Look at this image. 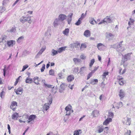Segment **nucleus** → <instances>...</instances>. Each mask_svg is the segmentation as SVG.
Returning <instances> with one entry per match:
<instances>
[{
	"instance_id": "36",
	"label": "nucleus",
	"mask_w": 135,
	"mask_h": 135,
	"mask_svg": "<svg viewBox=\"0 0 135 135\" xmlns=\"http://www.w3.org/2000/svg\"><path fill=\"white\" fill-rule=\"evenodd\" d=\"M86 47V45L85 44H82L80 47V49L81 50H83Z\"/></svg>"
},
{
	"instance_id": "10",
	"label": "nucleus",
	"mask_w": 135,
	"mask_h": 135,
	"mask_svg": "<svg viewBox=\"0 0 135 135\" xmlns=\"http://www.w3.org/2000/svg\"><path fill=\"white\" fill-rule=\"evenodd\" d=\"M122 42H120V44H118L117 45V51L119 52H122L124 50V49L123 48L122 46V45L121 44Z\"/></svg>"
},
{
	"instance_id": "44",
	"label": "nucleus",
	"mask_w": 135,
	"mask_h": 135,
	"mask_svg": "<svg viewBox=\"0 0 135 135\" xmlns=\"http://www.w3.org/2000/svg\"><path fill=\"white\" fill-rule=\"evenodd\" d=\"M23 38L22 36H21L19 37L17 39V42L19 43H20L22 41V40Z\"/></svg>"
},
{
	"instance_id": "17",
	"label": "nucleus",
	"mask_w": 135,
	"mask_h": 135,
	"mask_svg": "<svg viewBox=\"0 0 135 135\" xmlns=\"http://www.w3.org/2000/svg\"><path fill=\"white\" fill-rule=\"evenodd\" d=\"M23 90V89L22 88L19 87L17 89L15 92L17 94H21L22 93Z\"/></svg>"
},
{
	"instance_id": "50",
	"label": "nucleus",
	"mask_w": 135,
	"mask_h": 135,
	"mask_svg": "<svg viewBox=\"0 0 135 135\" xmlns=\"http://www.w3.org/2000/svg\"><path fill=\"white\" fill-rule=\"evenodd\" d=\"M28 67V65H26L23 66V68L21 71H24Z\"/></svg>"
},
{
	"instance_id": "26",
	"label": "nucleus",
	"mask_w": 135,
	"mask_h": 135,
	"mask_svg": "<svg viewBox=\"0 0 135 135\" xmlns=\"http://www.w3.org/2000/svg\"><path fill=\"white\" fill-rule=\"evenodd\" d=\"M66 47L65 46L61 47L60 48H59L58 49V53H60L61 52H62L63 51H65Z\"/></svg>"
},
{
	"instance_id": "40",
	"label": "nucleus",
	"mask_w": 135,
	"mask_h": 135,
	"mask_svg": "<svg viewBox=\"0 0 135 135\" xmlns=\"http://www.w3.org/2000/svg\"><path fill=\"white\" fill-rule=\"evenodd\" d=\"M16 30V28L15 27H12L10 30L8 31V32L11 33L15 32Z\"/></svg>"
},
{
	"instance_id": "39",
	"label": "nucleus",
	"mask_w": 135,
	"mask_h": 135,
	"mask_svg": "<svg viewBox=\"0 0 135 135\" xmlns=\"http://www.w3.org/2000/svg\"><path fill=\"white\" fill-rule=\"evenodd\" d=\"M55 71L54 70L51 69L49 71V74L50 75L52 76L54 75Z\"/></svg>"
},
{
	"instance_id": "41",
	"label": "nucleus",
	"mask_w": 135,
	"mask_h": 135,
	"mask_svg": "<svg viewBox=\"0 0 135 135\" xmlns=\"http://www.w3.org/2000/svg\"><path fill=\"white\" fill-rule=\"evenodd\" d=\"M108 118H112L113 116V114L112 112H109L108 114Z\"/></svg>"
},
{
	"instance_id": "42",
	"label": "nucleus",
	"mask_w": 135,
	"mask_h": 135,
	"mask_svg": "<svg viewBox=\"0 0 135 135\" xmlns=\"http://www.w3.org/2000/svg\"><path fill=\"white\" fill-rule=\"evenodd\" d=\"M4 69H3V75L5 76L6 71L7 70V69L6 68V65L4 66Z\"/></svg>"
},
{
	"instance_id": "52",
	"label": "nucleus",
	"mask_w": 135,
	"mask_h": 135,
	"mask_svg": "<svg viewBox=\"0 0 135 135\" xmlns=\"http://www.w3.org/2000/svg\"><path fill=\"white\" fill-rule=\"evenodd\" d=\"M45 64H43L42 68L41 69V72H43L45 69Z\"/></svg>"
},
{
	"instance_id": "38",
	"label": "nucleus",
	"mask_w": 135,
	"mask_h": 135,
	"mask_svg": "<svg viewBox=\"0 0 135 135\" xmlns=\"http://www.w3.org/2000/svg\"><path fill=\"white\" fill-rule=\"evenodd\" d=\"M74 73L79 74L80 73V71L79 70V68L78 67H76L75 68L74 70Z\"/></svg>"
},
{
	"instance_id": "37",
	"label": "nucleus",
	"mask_w": 135,
	"mask_h": 135,
	"mask_svg": "<svg viewBox=\"0 0 135 135\" xmlns=\"http://www.w3.org/2000/svg\"><path fill=\"white\" fill-rule=\"evenodd\" d=\"M86 70L87 68L86 67H81L80 69V72L83 73L84 71H86Z\"/></svg>"
},
{
	"instance_id": "56",
	"label": "nucleus",
	"mask_w": 135,
	"mask_h": 135,
	"mask_svg": "<svg viewBox=\"0 0 135 135\" xmlns=\"http://www.w3.org/2000/svg\"><path fill=\"white\" fill-rule=\"evenodd\" d=\"M86 57L84 56L83 54L81 55L80 56V57L82 59H85Z\"/></svg>"
},
{
	"instance_id": "60",
	"label": "nucleus",
	"mask_w": 135,
	"mask_h": 135,
	"mask_svg": "<svg viewBox=\"0 0 135 135\" xmlns=\"http://www.w3.org/2000/svg\"><path fill=\"white\" fill-rule=\"evenodd\" d=\"M65 109L66 110V111H70V110H71L69 108L68 106H67L65 108Z\"/></svg>"
},
{
	"instance_id": "15",
	"label": "nucleus",
	"mask_w": 135,
	"mask_h": 135,
	"mask_svg": "<svg viewBox=\"0 0 135 135\" xmlns=\"http://www.w3.org/2000/svg\"><path fill=\"white\" fill-rule=\"evenodd\" d=\"M112 121V119L111 118H109L105 120L104 122H103L104 125L106 126L107 125L109 122H111Z\"/></svg>"
},
{
	"instance_id": "14",
	"label": "nucleus",
	"mask_w": 135,
	"mask_h": 135,
	"mask_svg": "<svg viewBox=\"0 0 135 135\" xmlns=\"http://www.w3.org/2000/svg\"><path fill=\"white\" fill-rule=\"evenodd\" d=\"M73 15V14L72 13H70L69 14L68 16V18L67 20L68 21V24L70 25L71 24Z\"/></svg>"
},
{
	"instance_id": "3",
	"label": "nucleus",
	"mask_w": 135,
	"mask_h": 135,
	"mask_svg": "<svg viewBox=\"0 0 135 135\" xmlns=\"http://www.w3.org/2000/svg\"><path fill=\"white\" fill-rule=\"evenodd\" d=\"M112 21V20L111 19L110 17L109 16H107L105 18H104V20L98 24V25H100L104 22L107 23H111Z\"/></svg>"
},
{
	"instance_id": "59",
	"label": "nucleus",
	"mask_w": 135,
	"mask_h": 135,
	"mask_svg": "<svg viewBox=\"0 0 135 135\" xmlns=\"http://www.w3.org/2000/svg\"><path fill=\"white\" fill-rule=\"evenodd\" d=\"M117 79L119 80V81H120L123 80V78L120 76H118Z\"/></svg>"
},
{
	"instance_id": "12",
	"label": "nucleus",
	"mask_w": 135,
	"mask_h": 135,
	"mask_svg": "<svg viewBox=\"0 0 135 135\" xmlns=\"http://www.w3.org/2000/svg\"><path fill=\"white\" fill-rule=\"evenodd\" d=\"M91 114L93 117H97L99 115V111L97 110H94L92 112Z\"/></svg>"
},
{
	"instance_id": "51",
	"label": "nucleus",
	"mask_w": 135,
	"mask_h": 135,
	"mask_svg": "<svg viewBox=\"0 0 135 135\" xmlns=\"http://www.w3.org/2000/svg\"><path fill=\"white\" fill-rule=\"evenodd\" d=\"M4 92L3 91L0 93V96L1 98H3L4 95Z\"/></svg>"
},
{
	"instance_id": "24",
	"label": "nucleus",
	"mask_w": 135,
	"mask_h": 135,
	"mask_svg": "<svg viewBox=\"0 0 135 135\" xmlns=\"http://www.w3.org/2000/svg\"><path fill=\"white\" fill-rule=\"evenodd\" d=\"M67 79L68 82H71L74 79V76L73 75H69L67 77Z\"/></svg>"
},
{
	"instance_id": "34",
	"label": "nucleus",
	"mask_w": 135,
	"mask_h": 135,
	"mask_svg": "<svg viewBox=\"0 0 135 135\" xmlns=\"http://www.w3.org/2000/svg\"><path fill=\"white\" fill-rule=\"evenodd\" d=\"M98 129L96 131L97 132L100 133L103 131V129L102 128L100 127H98Z\"/></svg>"
},
{
	"instance_id": "31",
	"label": "nucleus",
	"mask_w": 135,
	"mask_h": 135,
	"mask_svg": "<svg viewBox=\"0 0 135 135\" xmlns=\"http://www.w3.org/2000/svg\"><path fill=\"white\" fill-rule=\"evenodd\" d=\"M98 80L97 79H93L91 80L90 83L92 85H94L97 83Z\"/></svg>"
},
{
	"instance_id": "45",
	"label": "nucleus",
	"mask_w": 135,
	"mask_h": 135,
	"mask_svg": "<svg viewBox=\"0 0 135 135\" xmlns=\"http://www.w3.org/2000/svg\"><path fill=\"white\" fill-rule=\"evenodd\" d=\"M118 105H119L118 106H117L116 107L118 109H119L120 107H121L122 106H123L122 103L121 102H119L118 103Z\"/></svg>"
},
{
	"instance_id": "13",
	"label": "nucleus",
	"mask_w": 135,
	"mask_h": 135,
	"mask_svg": "<svg viewBox=\"0 0 135 135\" xmlns=\"http://www.w3.org/2000/svg\"><path fill=\"white\" fill-rule=\"evenodd\" d=\"M132 54V53H129L124 56V58L123 60L124 62L125 61H126L127 60L130 59V56Z\"/></svg>"
},
{
	"instance_id": "61",
	"label": "nucleus",
	"mask_w": 135,
	"mask_h": 135,
	"mask_svg": "<svg viewBox=\"0 0 135 135\" xmlns=\"http://www.w3.org/2000/svg\"><path fill=\"white\" fill-rule=\"evenodd\" d=\"M118 44H115L113 45H111L112 47L114 48H117V45Z\"/></svg>"
},
{
	"instance_id": "33",
	"label": "nucleus",
	"mask_w": 135,
	"mask_h": 135,
	"mask_svg": "<svg viewBox=\"0 0 135 135\" xmlns=\"http://www.w3.org/2000/svg\"><path fill=\"white\" fill-rule=\"evenodd\" d=\"M73 60L75 64H76L77 63L81 61V60L80 59L77 58H74L73 59Z\"/></svg>"
},
{
	"instance_id": "22",
	"label": "nucleus",
	"mask_w": 135,
	"mask_h": 135,
	"mask_svg": "<svg viewBox=\"0 0 135 135\" xmlns=\"http://www.w3.org/2000/svg\"><path fill=\"white\" fill-rule=\"evenodd\" d=\"M89 22L92 25H94L95 23L96 24H97V22L94 20V18L91 17L89 18Z\"/></svg>"
},
{
	"instance_id": "32",
	"label": "nucleus",
	"mask_w": 135,
	"mask_h": 135,
	"mask_svg": "<svg viewBox=\"0 0 135 135\" xmlns=\"http://www.w3.org/2000/svg\"><path fill=\"white\" fill-rule=\"evenodd\" d=\"M126 120V124L127 125H130L131 123V119L130 118H127Z\"/></svg>"
},
{
	"instance_id": "7",
	"label": "nucleus",
	"mask_w": 135,
	"mask_h": 135,
	"mask_svg": "<svg viewBox=\"0 0 135 135\" xmlns=\"http://www.w3.org/2000/svg\"><path fill=\"white\" fill-rule=\"evenodd\" d=\"M125 94V92L122 89H121L120 90L119 95L120 99L121 100H122L123 98L124 97Z\"/></svg>"
},
{
	"instance_id": "35",
	"label": "nucleus",
	"mask_w": 135,
	"mask_h": 135,
	"mask_svg": "<svg viewBox=\"0 0 135 135\" xmlns=\"http://www.w3.org/2000/svg\"><path fill=\"white\" fill-rule=\"evenodd\" d=\"M134 21V20L133 19L130 18L129 19V21L128 22V24L129 25H132L133 24Z\"/></svg>"
},
{
	"instance_id": "2",
	"label": "nucleus",
	"mask_w": 135,
	"mask_h": 135,
	"mask_svg": "<svg viewBox=\"0 0 135 135\" xmlns=\"http://www.w3.org/2000/svg\"><path fill=\"white\" fill-rule=\"evenodd\" d=\"M52 102V100L51 99L49 100V102L45 104L43 106L42 111L44 112V110L47 111L50 108L51 104Z\"/></svg>"
},
{
	"instance_id": "62",
	"label": "nucleus",
	"mask_w": 135,
	"mask_h": 135,
	"mask_svg": "<svg viewBox=\"0 0 135 135\" xmlns=\"http://www.w3.org/2000/svg\"><path fill=\"white\" fill-rule=\"evenodd\" d=\"M108 74V72H104L103 73V76L104 77H105Z\"/></svg>"
},
{
	"instance_id": "46",
	"label": "nucleus",
	"mask_w": 135,
	"mask_h": 135,
	"mask_svg": "<svg viewBox=\"0 0 135 135\" xmlns=\"http://www.w3.org/2000/svg\"><path fill=\"white\" fill-rule=\"evenodd\" d=\"M73 110L71 111V110H70V111H66V115H70L72 113H73Z\"/></svg>"
},
{
	"instance_id": "28",
	"label": "nucleus",
	"mask_w": 135,
	"mask_h": 135,
	"mask_svg": "<svg viewBox=\"0 0 135 135\" xmlns=\"http://www.w3.org/2000/svg\"><path fill=\"white\" fill-rule=\"evenodd\" d=\"M38 79L39 78L37 76L33 78V80H34V82L35 84L37 85L39 84L38 80Z\"/></svg>"
},
{
	"instance_id": "64",
	"label": "nucleus",
	"mask_w": 135,
	"mask_h": 135,
	"mask_svg": "<svg viewBox=\"0 0 135 135\" xmlns=\"http://www.w3.org/2000/svg\"><path fill=\"white\" fill-rule=\"evenodd\" d=\"M73 85L74 84H72L71 85L70 84H69V85L68 86L70 89H73Z\"/></svg>"
},
{
	"instance_id": "30",
	"label": "nucleus",
	"mask_w": 135,
	"mask_h": 135,
	"mask_svg": "<svg viewBox=\"0 0 135 135\" xmlns=\"http://www.w3.org/2000/svg\"><path fill=\"white\" fill-rule=\"evenodd\" d=\"M32 81V79L29 78V77L27 78L25 81L27 83H31Z\"/></svg>"
},
{
	"instance_id": "18",
	"label": "nucleus",
	"mask_w": 135,
	"mask_h": 135,
	"mask_svg": "<svg viewBox=\"0 0 135 135\" xmlns=\"http://www.w3.org/2000/svg\"><path fill=\"white\" fill-rule=\"evenodd\" d=\"M84 35L86 37H88L90 35V32L88 30H86L84 33Z\"/></svg>"
},
{
	"instance_id": "6",
	"label": "nucleus",
	"mask_w": 135,
	"mask_h": 135,
	"mask_svg": "<svg viewBox=\"0 0 135 135\" xmlns=\"http://www.w3.org/2000/svg\"><path fill=\"white\" fill-rule=\"evenodd\" d=\"M105 47V45L101 43L98 44L97 45V48L100 51L104 50L105 49L104 47Z\"/></svg>"
},
{
	"instance_id": "47",
	"label": "nucleus",
	"mask_w": 135,
	"mask_h": 135,
	"mask_svg": "<svg viewBox=\"0 0 135 135\" xmlns=\"http://www.w3.org/2000/svg\"><path fill=\"white\" fill-rule=\"evenodd\" d=\"M86 13L84 15L83 13L82 14L81 17L79 18L80 20H83V19L86 16Z\"/></svg>"
},
{
	"instance_id": "19",
	"label": "nucleus",
	"mask_w": 135,
	"mask_h": 135,
	"mask_svg": "<svg viewBox=\"0 0 135 135\" xmlns=\"http://www.w3.org/2000/svg\"><path fill=\"white\" fill-rule=\"evenodd\" d=\"M19 117V114L17 113H13L12 115V119H17V118Z\"/></svg>"
},
{
	"instance_id": "29",
	"label": "nucleus",
	"mask_w": 135,
	"mask_h": 135,
	"mask_svg": "<svg viewBox=\"0 0 135 135\" xmlns=\"http://www.w3.org/2000/svg\"><path fill=\"white\" fill-rule=\"evenodd\" d=\"M28 118V115H23L22 117V118H21V119H22V120L24 121L25 122H26V121Z\"/></svg>"
},
{
	"instance_id": "27",
	"label": "nucleus",
	"mask_w": 135,
	"mask_h": 135,
	"mask_svg": "<svg viewBox=\"0 0 135 135\" xmlns=\"http://www.w3.org/2000/svg\"><path fill=\"white\" fill-rule=\"evenodd\" d=\"M69 31V29L68 28H66L63 31V33L65 35L68 36V35Z\"/></svg>"
},
{
	"instance_id": "25",
	"label": "nucleus",
	"mask_w": 135,
	"mask_h": 135,
	"mask_svg": "<svg viewBox=\"0 0 135 135\" xmlns=\"http://www.w3.org/2000/svg\"><path fill=\"white\" fill-rule=\"evenodd\" d=\"M51 55L52 56H54L57 54L58 53V51L55 50L54 49H52L51 51Z\"/></svg>"
},
{
	"instance_id": "63",
	"label": "nucleus",
	"mask_w": 135,
	"mask_h": 135,
	"mask_svg": "<svg viewBox=\"0 0 135 135\" xmlns=\"http://www.w3.org/2000/svg\"><path fill=\"white\" fill-rule=\"evenodd\" d=\"M64 85V83L60 85L61 88L62 89H64L65 88Z\"/></svg>"
},
{
	"instance_id": "20",
	"label": "nucleus",
	"mask_w": 135,
	"mask_h": 135,
	"mask_svg": "<svg viewBox=\"0 0 135 135\" xmlns=\"http://www.w3.org/2000/svg\"><path fill=\"white\" fill-rule=\"evenodd\" d=\"M114 36L112 34L110 33H107L106 35L107 37L109 39H112L114 38Z\"/></svg>"
},
{
	"instance_id": "11",
	"label": "nucleus",
	"mask_w": 135,
	"mask_h": 135,
	"mask_svg": "<svg viewBox=\"0 0 135 135\" xmlns=\"http://www.w3.org/2000/svg\"><path fill=\"white\" fill-rule=\"evenodd\" d=\"M62 21L59 18L58 19L56 18L53 23L54 26V27H56Z\"/></svg>"
},
{
	"instance_id": "4",
	"label": "nucleus",
	"mask_w": 135,
	"mask_h": 135,
	"mask_svg": "<svg viewBox=\"0 0 135 135\" xmlns=\"http://www.w3.org/2000/svg\"><path fill=\"white\" fill-rule=\"evenodd\" d=\"M36 118V115H32L28 117V120L27 121L28 123H33L32 121L35 119Z\"/></svg>"
},
{
	"instance_id": "55",
	"label": "nucleus",
	"mask_w": 135,
	"mask_h": 135,
	"mask_svg": "<svg viewBox=\"0 0 135 135\" xmlns=\"http://www.w3.org/2000/svg\"><path fill=\"white\" fill-rule=\"evenodd\" d=\"M92 73L91 72L88 75L87 80L89 79L92 76Z\"/></svg>"
},
{
	"instance_id": "57",
	"label": "nucleus",
	"mask_w": 135,
	"mask_h": 135,
	"mask_svg": "<svg viewBox=\"0 0 135 135\" xmlns=\"http://www.w3.org/2000/svg\"><path fill=\"white\" fill-rule=\"evenodd\" d=\"M99 67L98 66L97 67H95L94 70H92L91 72L93 74L94 73L95 71H96L98 68Z\"/></svg>"
},
{
	"instance_id": "5",
	"label": "nucleus",
	"mask_w": 135,
	"mask_h": 135,
	"mask_svg": "<svg viewBox=\"0 0 135 135\" xmlns=\"http://www.w3.org/2000/svg\"><path fill=\"white\" fill-rule=\"evenodd\" d=\"M17 104L16 102L13 101L11 103V104L10 107V108L11 109H12L13 110H15L16 109L17 107Z\"/></svg>"
},
{
	"instance_id": "16",
	"label": "nucleus",
	"mask_w": 135,
	"mask_h": 135,
	"mask_svg": "<svg viewBox=\"0 0 135 135\" xmlns=\"http://www.w3.org/2000/svg\"><path fill=\"white\" fill-rule=\"evenodd\" d=\"M66 18V16L64 14H60L59 15L58 18L62 22L65 20Z\"/></svg>"
},
{
	"instance_id": "1",
	"label": "nucleus",
	"mask_w": 135,
	"mask_h": 135,
	"mask_svg": "<svg viewBox=\"0 0 135 135\" xmlns=\"http://www.w3.org/2000/svg\"><path fill=\"white\" fill-rule=\"evenodd\" d=\"M31 18V17L30 16L26 17L23 16L20 19V21L23 23L27 22L28 23L31 24L32 21Z\"/></svg>"
},
{
	"instance_id": "8",
	"label": "nucleus",
	"mask_w": 135,
	"mask_h": 135,
	"mask_svg": "<svg viewBox=\"0 0 135 135\" xmlns=\"http://www.w3.org/2000/svg\"><path fill=\"white\" fill-rule=\"evenodd\" d=\"M80 45V43L77 42L76 43H74L70 45V47L72 48H78Z\"/></svg>"
},
{
	"instance_id": "48",
	"label": "nucleus",
	"mask_w": 135,
	"mask_h": 135,
	"mask_svg": "<svg viewBox=\"0 0 135 135\" xmlns=\"http://www.w3.org/2000/svg\"><path fill=\"white\" fill-rule=\"evenodd\" d=\"M81 20H80L79 18L78 21L75 23V24L78 26L81 23Z\"/></svg>"
},
{
	"instance_id": "43",
	"label": "nucleus",
	"mask_w": 135,
	"mask_h": 135,
	"mask_svg": "<svg viewBox=\"0 0 135 135\" xmlns=\"http://www.w3.org/2000/svg\"><path fill=\"white\" fill-rule=\"evenodd\" d=\"M95 60L94 59H93L91 60V61L89 65L90 67H91L92 66Z\"/></svg>"
},
{
	"instance_id": "9",
	"label": "nucleus",
	"mask_w": 135,
	"mask_h": 135,
	"mask_svg": "<svg viewBox=\"0 0 135 135\" xmlns=\"http://www.w3.org/2000/svg\"><path fill=\"white\" fill-rule=\"evenodd\" d=\"M7 43L8 47H13L15 44V41L13 40L8 41L7 42Z\"/></svg>"
},
{
	"instance_id": "49",
	"label": "nucleus",
	"mask_w": 135,
	"mask_h": 135,
	"mask_svg": "<svg viewBox=\"0 0 135 135\" xmlns=\"http://www.w3.org/2000/svg\"><path fill=\"white\" fill-rule=\"evenodd\" d=\"M45 35L47 36V37L49 38L51 36V34L50 33V31H47L46 32Z\"/></svg>"
},
{
	"instance_id": "53",
	"label": "nucleus",
	"mask_w": 135,
	"mask_h": 135,
	"mask_svg": "<svg viewBox=\"0 0 135 135\" xmlns=\"http://www.w3.org/2000/svg\"><path fill=\"white\" fill-rule=\"evenodd\" d=\"M7 36L5 35L3 36L2 37V42H4L6 41L5 39L6 38Z\"/></svg>"
},
{
	"instance_id": "58",
	"label": "nucleus",
	"mask_w": 135,
	"mask_h": 135,
	"mask_svg": "<svg viewBox=\"0 0 135 135\" xmlns=\"http://www.w3.org/2000/svg\"><path fill=\"white\" fill-rule=\"evenodd\" d=\"M9 1V0H3V5H4L7 4Z\"/></svg>"
},
{
	"instance_id": "21",
	"label": "nucleus",
	"mask_w": 135,
	"mask_h": 135,
	"mask_svg": "<svg viewBox=\"0 0 135 135\" xmlns=\"http://www.w3.org/2000/svg\"><path fill=\"white\" fill-rule=\"evenodd\" d=\"M46 49V46H45L42 47L41 49L38 52L37 54V55H40L42 54V52L45 50Z\"/></svg>"
},
{
	"instance_id": "54",
	"label": "nucleus",
	"mask_w": 135,
	"mask_h": 135,
	"mask_svg": "<svg viewBox=\"0 0 135 135\" xmlns=\"http://www.w3.org/2000/svg\"><path fill=\"white\" fill-rule=\"evenodd\" d=\"M124 82L125 81H123V80H122L120 81H119L118 83L119 85H123L124 84Z\"/></svg>"
},
{
	"instance_id": "23",
	"label": "nucleus",
	"mask_w": 135,
	"mask_h": 135,
	"mask_svg": "<svg viewBox=\"0 0 135 135\" xmlns=\"http://www.w3.org/2000/svg\"><path fill=\"white\" fill-rule=\"evenodd\" d=\"M81 130L79 129L74 131V135H79L82 133Z\"/></svg>"
}]
</instances>
